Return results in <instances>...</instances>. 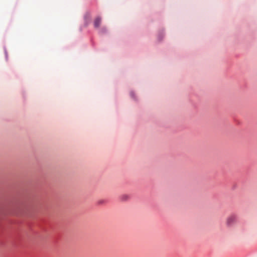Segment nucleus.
I'll return each mask as SVG.
<instances>
[{
    "mask_svg": "<svg viewBox=\"0 0 257 257\" xmlns=\"http://www.w3.org/2000/svg\"><path fill=\"white\" fill-rule=\"evenodd\" d=\"M236 221V216L235 215H231L226 219V224L230 226L233 225Z\"/></svg>",
    "mask_w": 257,
    "mask_h": 257,
    "instance_id": "obj_1",
    "label": "nucleus"
},
{
    "mask_svg": "<svg viewBox=\"0 0 257 257\" xmlns=\"http://www.w3.org/2000/svg\"><path fill=\"white\" fill-rule=\"evenodd\" d=\"M101 22V18L99 17L97 18L94 21V27L95 28H98L100 25Z\"/></svg>",
    "mask_w": 257,
    "mask_h": 257,
    "instance_id": "obj_2",
    "label": "nucleus"
},
{
    "mask_svg": "<svg viewBox=\"0 0 257 257\" xmlns=\"http://www.w3.org/2000/svg\"><path fill=\"white\" fill-rule=\"evenodd\" d=\"M128 199V196L126 195H123L121 196V199L122 200H127Z\"/></svg>",
    "mask_w": 257,
    "mask_h": 257,
    "instance_id": "obj_3",
    "label": "nucleus"
},
{
    "mask_svg": "<svg viewBox=\"0 0 257 257\" xmlns=\"http://www.w3.org/2000/svg\"><path fill=\"white\" fill-rule=\"evenodd\" d=\"M103 202H104L103 201L101 200V201H99L98 202V203H99V204H101V203H103Z\"/></svg>",
    "mask_w": 257,
    "mask_h": 257,
    "instance_id": "obj_4",
    "label": "nucleus"
}]
</instances>
